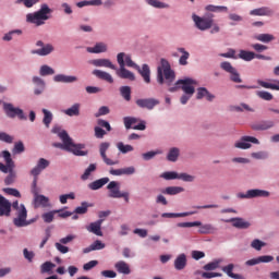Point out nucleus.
<instances>
[{
    "mask_svg": "<svg viewBox=\"0 0 279 279\" xmlns=\"http://www.w3.org/2000/svg\"><path fill=\"white\" fill-rule=\"evenodd\" d=\"M163 195H180V193H184V187L182 186H168L161 190Z\"/></svg>",
    "mask_w": 279,
    "mask_h": 279,
    "instance_id": "obj_32",
    "label": "nucleus"
},
{
    "mask_svg": "<svg viewBox=\"0 0 279 279\" xmlns=\"http://www.w3.org/2000/svg\"><path fill=\"white\" fill-rule=\"evenodd\" d=\"M125 52H120L117 54V62L119 64V69L117 68L116 75L120 77L121 80H130V82H134L136 80V76L128 69H125Z\"/></svg>",
    "mask_w": 279,
    "mask_h": 279,
    "instance_id": "obj_6",
    "label": "nucleus"
},
{
    "mask_svg": "<svg viewBox=\"0 0 279 279\" xmlns=\"http://www.w3.org/2000/svg\"><path fill=\"white\" fill-rule=\"evenodd\" d=\"M123 123L126 130H140L141 132L147 130L146 122L134 117H125Z\"/></svg>",
    "mask_w": 279,
    "mask_h": 279,
    "instance_id": "obj_10",
    "label": "nucleus"
},
{
    "mask_svg": "<svg viewBox=\"0 0 279 279\" xmlns=\"http://www.w3.org/2000/svg\"><path fill=\"white\" fill-rule=\"evenodd\" d=\"M276 37L271 34H259L255 36V40H259V43H271Z\"/></svg>",
    "mask_w": 279,
    "mask_h": 279,
    "instance_id": "obj_43",
    "label": "nucleus"
},
{
    "mask_svg": "<svg viewBox=\"0 0 279 279\" xmlns=\"http://www.w3.org/2000/svg\"><path fill=\"white\" fill-rule=\"evenodd\" d=\"M89 64L93 66H98V68H105V69H111V71H117V65L113 64L110 59H93L88 61Z\"/></svg>",
    "mask_w": 279,
    "mask_h": 279,
    "instance_id": "obj_18",
    "label": "nucleus"
},
{
    "mask_svg": "<svg viewBox=\"0 0 279 279\" xmlns=\"http://www.w3.org/2000/svg\"><path fill=\"white\" fill-rule=\"evenodd\" d=\"M160 66L157 69V82L158 84H168L170 86L175 81V72L171 70V64L166 59H161Z\"/></svg>",
    "mask_w": 279,
    "mask_h": 279,
    "instance_id": "obj_3",
    "label": "nucleus"
},
{
    "mask_svg": "<svg viewBox=\"0 0 279 279\" xmlns=\"http://www.w3.org/2000/svg\"><path fill=\"white\" fill-rule=\"evenodd\" d=\"M12 208L15 210V218L13 219V223L16 228H25V226H29L27 222V208H25L24 204H19V201L12 203Z\"/></svg>",
    "mask_w": 279,
    "mask_h": 279,
    "instance_id": "obj_4",
    "label": "nucleus"
},
{
    "mask_svg": "<svg viewBox=\"0 0 279 279\" xmlns=\"http://www.w3.org/2000/svg\"><path fill=\"white\" fill-rule=\"evenodd\" d=\"M74 213L76 215H86L88 213V203L83 202L80 207H76Z\"/></svg>",
    "mask_w": 279,
    "mask_h": 279,
    "instance_id": "obj_52",
    "label": "nucleus"
},
{
    "mask_svg": "<svg viewBox=\"0 0 279 279\" xmlns=\"http://www.w3.org/2000/svg\"><path fill=\"white\" fill-rule=\"evenodd\" d=\"M226 223H232L233 228H238L240 230H247L250 228V222L245 221L243 218H230L225 220Z\"/></svg>",
    "mask_w": 279,
    "mask_h": 279,
    "instance_id": "obj_19",
    "label": "nucleus"
},
{
    "mask_svg": "<svg viewBox=\"0 0 279 279\" xmlns=\"http://www.w3.org/2000/svg\"><path fill=\"white\" fill-rule=\"evenodd\" d=\"M205 10L207 12H228V7L208 4Z\"/></svg>",
    "mask_w": 279,
    "mask_h": 279,
    "instance_id": "obj_47",
    "label": "nucleus"
},
{
    "mask_svg": "<svg viewBox=\"0 0 279 279\" xmlns=\"http://www.w3.org/2000/svg\"><path fill=\"white\" fill-rule=\"evenodd\" d=\"M251 16H274V9L262 7L250 11Z\"/></svg>",
    "mask_w": 279,
    "mask_h": 279,
    "instance_id": "obj_22",
    "label": "nucleus"
},
{
    "mask_svg": "<svg viewBox=\"0 0 279 279\" xmlns=\"http://www.w3.org/2000/svg\"><path fill=\"white\" fill-rule=\"evenodd\" d=\"M43 113H44L43 123L44 125H46V128H49V125H51V122L53 121V113H51V111L47 109H43Z\"/></svg>",
    "mask_w": 279,
    "mask_h": 279,
    "instance_id": "obj_40",
    "label": "nucleus"
},
{
    "mask_svg": "<svg viewBox=\"0 0 279 279\" xmlns=\"http://www.w3.org/2000/svg\"><path fill=\"white\" fill-rule=\"evenodd\" d=\"M163 180H178L179 173L175 171H167L160 174Z\"/></svg>",
    "mask_w": 279,
    "mask_h": 279,
    "instance_id": "obj_48",
    "label": "nucleus"
},
{
    "mask_svg": "<svg viewBox=\"0 0 279 279\" xmlns=\"http://www.w3.org/2000/svg\"><path fill=\"white\" fill-rule=\"evenodd\" d=\"M52 51H53V46L50 44H47L41 49L32 50V53L37 56H49V53H51Z\"/></svg>",
    "mask_w": 279,
    "mask_h": 279,
    "instance_id": "obj_34",
    "label": "nucleus"
},
{
    "mask_svg": "<svg viewBox=\"0 0 279 279\" xmlns=\"http://www.w3.org/2000/svg\"><path fill=\"white\" fill-rule=\"evenodd\" d=\"M234 270V264H229L222 267V271L233 279H245L242 275L232 272Z\"/></svg>",
    "mask_w": 279,
    "mask_h": 279,
    "instance_id": "obj_30",
    "label": "nucleus"
},
{
    "mask_svg": "<svg viewBox=\"0 0 279 279\" xmlns=\"http://www.w3.org/2000/svg\"><path fill=\"white\" fill-rule=\"evenodd\" d=\"M53 80L54 82H61L62 84H73V82H77L75 76H68L64 74H57Z\"/></svg>",
    "mask_w": 279,
    "mask_h": 279,
    "instance_id": "obj_33",
    "label": "nucleus"
},
{
    "mask_svg": "<svg viewBox=\"0 0 279 279\" xmlns=\"http://www.w3.org/2000/svg\"><path fill=\"white\" fill-rule=\"evenodd\" d=\"M80 104H74L72 107L64 110V114L68 117H80Z\"/></svg>",
    "mask_w": 279,
    "mask_h": 279,
    "instance_id": "obj_36",
    "label": "nucleus"
},
{
    "mask_svg": "<svg viewBox=\"0 0 279 279\" xmlns=\"http://www.w3.org/2000/svg\"><path fill=\"white\" fill-rule=\"evenodd\" d=\"M106 114H110V108L106 107V106H102L98 109V112L95 113V117L96 118H99V117H106Z\"/></svg>",
    "mask_w": 279,
    "mask_h": 279,
    "instance_id": "obj_60",
    "label": "nucleus"
},
{
    "mask_svg": "<svg viewBox=\"0 0 279 279\" xmlns=\"http://www.w3.org/2000/svg\"><path fill=\"white\" fill-rule=\"evenodd\" d=\"M178 51L180 53H183L180 59H179V64H181V66H186V64H189V58H191V53H189V51H186L184 48H178Z\"/></svg>",
    "mask_w": 279,
    "mask_h": 279,
    "instance_id": "obj_38",
    "label": "nucleus"
},
{
    "mask_svg": "<svg viewBox=\"0 0 279 279\" xmlns=\"http://www.w3.org/2000/svg\"><path fill=\"white\" fill-rule=\"evenodd\" d=\"M204 97H206L207 101H213L215 99V95L210 94L206 87H199L197 89L196 99H204Z\"/></svg>",
    "mask_w": 279,
    "mask_h": 279,
    "instance_id": "obj_27",
    "label": "nucleus"
},
{
    "mask_svg": "<svg viewBox=\"0 0 279 279\" xmlns=\"http://www.w3.org/2000/svg\"><path fill=\"white\" fill-rule=\"evenodd\" d=\"M250 143H254V145H260L258 138L252 136H243L240 142L234 144V147L238 149H250V147H252V144Z\"/></svg>",
    "mask_w": 279,
    "mask_h": 279,
    "instance_id": "obj_15",
    "label": "nucleus"
},
{
    "mask_svg": "<svg viewBox=\"0 0 279 279\" xmlns=\"http://www.w3.org/2000/svg\"><path fill=\"white\" fill-rule=\"evenodd\" d=\"M110 142H101L99 144V154H100V158L104 160L105 163H107L109 167H112L114 165H119V160H112L110 158H108V155H106V151H108L110 149Z\"/></svg>",
    "mask_w": 279,
    "mask_h": 279,
    "instance_id": "obj_12",
    "label": "nucleus"
},
{
    "mask_svg": "<svg viewBox=\"0 0 279 279\" xmlns=\"http://www.w3.org/2000/svg\"><path fill=\"white\" fill-rule=\"evenodd\" d=\"M58 213H60V210L45 213L41 215V219H44L45 223H51V221H53V216Z\"/></svg>",
    "mask_w": 279,
    "mask_h": 279,
    "instance_id": "obj_46",
    "label": "nucleus"
},
{
    "mask_svg": "<svg viewBox=\"0 0 279 279\" xmlns=\"http://www.w3.org/2000/svg\"><path fill=\"white\" fill-rule=\"evenodd\" d=\"M34 195V203H35V208H49L51 206V203H49V197L38 194V191L34 190L33 191Z\"/></svg>",
    "mask_w": 279,
    "mask_h": 279,
    "instance_id": "obj_16",
    "label": "nucleus"
},
{
    "mask_svg": "<svg viewBox=\"0 0 279 279\" xmlns=\"http://www.w3.org/2000/svg\"><path fill=\"white\" fill-rule=\"evenodd\" d=\"M274 128V121H262L252 125V130L265 131Z\"/></svg>",
    "mask_w": 279,
    "mask_h": 279,
    "instance_id": "obj_29",
    "label": "nucleus"
},
{
    "mask_svg": "<svg viewBox=\"0 0 279 279\" xmlns=\"http://www.w3.org/2000/svg\"><path fill=\"white\" fill-rule=\"evenodd\" d=\"M53 267H56V264H53L51 262H46L41 265L40 271H41V274H49V271H51V269H53Z\"/></svg>",
    "mask_w": 279,
    "mask_h": 279,
    "instance_id": "obj_53",
    "label": "nucleus"
},
{
    "mask_svg": "<svg viewBox=\"0 0 279 279\" xmlns=\"http://www.w3.org/2000/svg\"><path fill=\"white\" fill-rule=\"evenodd\" d=\"M117 147L119 149V151H121V154H129V151H134V146L132 145H125L122 142H119L117 144Z\"/></svg>",
    "mask_w": 279,
    "mask_h": 279,
    "instance_id": "obj_44",
    "label": "nucleus"
},
{
    "mask_svg": "<svg viewBox=\"0 0 279 279\" xmlns=\"http://www.w3.org/2000/svg\"><path fill=\"white\" fill-rule=\"evenodd\" d=\"M108 182H110V178L105 177L89 183L88 189H90V191H99V189H102V186H106Z\"/></svg>",
    "mask_w": 279,
    "mask_h": 279,
    "instance_id": "obj_24",
    "label": "nucleus"
},
{
    "mask_svg": "<svg viewBox=\"0 0 279 279\" xmlns=\"http://www.w3.org/2000/svg\"><path fill=\"white\" fill-rule=\"evenodd\" d=\"M12 215V203L0 194V217H10Z\"/></svg>",
    "mask_w": 279,
    "mask_h": 279,
    "instance_id": "obj_17",
    "label": "nucleus"
},
{
    "mask_svg": "<svg viewBox=\"0 0 279 279\" xmlns=\"http://www.w3.org/2000/svg\"><path fill=\"white\" fill-rule=\"evenodd\" d=\"M158 154H162V151H160V150H150V151L144 153L142 155V157H143L144 160H151L153 158H156V156H158Z\"/></svg>",
    "mask_w": 279,
    "mask_h": 279,
    "instance_id": "obj_54",
    "label": "nucleus"
},
{
    "mask_svg": "<svg viewBox=\"0 0 279 279\" xmlns=\"http://www.w3.org/2000/svg\"><path fill=\"white\" fill-rule=\"evenodd\" d=\"M92 74L95 75L98 80H102L104 82H108V84H114V78H112V75L106 71L101 70H94Z\"/></svg>",
    "mask_w": 279,
    "mask_h": 279,
    "instance_id": "obj_23",
    "label": "nucleus"
},
{
    "mask_svg": "<svg viewBox=\"0 0 279 279\" xmlns=\"http://www.w3.org/2000/svg\"><path fill=\"white\" fill-rule=\"evenodd\" d=\"M178 180H182L183 182H195V177L183 172L179 174Z\"/></svg>",
    "mask_w": 279,
    "mask_h": 279,
    "instance_id": "obj_55",
    "label": "nucleus"
},
{
    "mask_svg": "<svg viewBox=\"0 0 279 279\" xmlns=\"http://www.w3.org/2000/svg\"><path fill=\"white\" fill-rule=\"evenodd\" d=\"M107 189L109 191V197H112L113 199H124L126 204L130 203V193L129 192H121V183L117 181H111Z\"/></svg>",
    "mask_w": 279,
    "mask_h": 279,
    "instance_id": "obj_7",
    "label": "nucleus"
},
{
    "mask_svg": "<svg viewBox=\"0 0 279 279\" xmlns=\"http://www.w3.org/2000/svg\"><path fill=\"white\" fill-rule=\"evenodd\" d=\"M56 73V71L53 70V68L49 66V65H41L40 70H39V75H41L43 77L47 76V75H53Z\"/></svg>",
    "mask_w": 279,
    "mask_h": 279,
    "instance_id": "obj_45",
    "label": "nucleus"
},
{
    "mask_svg": "<svg viewBox=\"0 0 279 279\" xmlns=\"http://www.w3.org/2000/svg\"><path fill=\"white\" fill-rule=\"evenodd\" d=\"M256 95L259 97V99H264V101H271V99H274V95H271L269 92L260 90L257 92Z\"/></svg>",
    "mask_w": 279,
    "mask_h": 279,
    "instance_id": "obj_49",
    "label": "nucleus"
},
{
    "mask_svg": "<svg viewBox=\"0 0 279 279\" xmlns=\"http://www.w3.org/2000/svg\"><path fill=\"white\" fill-rule=\"evenodd\" d=\"M2 158H4V161H5L7 165H9V167L14 165V161L12 160V155L10 154V151L3 150L2 151Z\"/></svg>",
    "mask_w": 279,
    "mask_h": 279,
    "instance_id": "obj_59",
    "label": "nucleus"
},
{
    "mask_svg": "<svg viewBox=\"0 0 279 279\" xmlns=\"http://www.w3.org/2000/svg\"><path fill=\"white\" fill-rule=\"evenodd\" d=\"M186 267V255L185 254H180L175 259H174V268L177 271H182Z\"/></svg>",
    "mask_w": 279,
    "mask_h": 279,
    "instance_id": "obj_31",
    "label": "nucleus"
},
{
    "mask_svg": "<svg viewBox=\"0 0 279 279\" xmlns=\"http://www.w3.org/2000/svg\"><path fill=\"white\" fill-rule=\"evenodd\" d=\"M0 141L3 143H12L14 138L5 132H0Z\"/></svg>",
    "mask_w": 279,
    "mask_h": 279,
    "instance_id": "obj_63",
    "label": "nucleus"
},
{
    "mask_svg": "<svg viewBox=\"0 0 279 279\" xmlns=\"http://www.w3.org/2000/svg\"><path fill=\"white\" fill-rule=\"evenodd\" d=\"M191 215H197V211H185V213H163L161 217L167 219H175L178 217H191Z\"/></svg>",
    "mask_w": 279,
    "mask_h": 279,
    "instance_id": "obj_28",
    "label": "nucleus"
},
{
    "mask_svg": "<svg viewBox=\"0 0 279 279\" xmlns=\"http://www.w3.org/2000/svg\"><path fill=\"white\" fill-rule=\"evenodd\" d=\"M265 245L266 243L258 239L253 240L251 243V247H253V250H256L257 252H260L263 247H265Z\"/></svg>",
    "mask_w": 279,
    "mask_h": 279,
    "instance_id": "obj_51",
    "label": "nucleus"
},
{
    "mask_svg": "<svg viewBox=\"0 0 279 279\" xmlns=\"http://www.w3.org/2000/svg\"><path fill=\"white\" fill-rule=\"evenodd\" d=\"M102 223L104 219H99L95 222L89 223V226L86 227V230H88L93 234H96V236H104V232L101 231Z\"/></svg>",
    "mask_w": 279,
    "mask_h": 279,
    "instance_id": "obj_21",
    "label": "nucleus"
},
{
    "mask_svg": "<svg viewBox=\"0 0 279 279\" xmlns=\"http://www.w3.org/2000/svg\"><path fill=\"white\" fill-rule=\"evenodd\" d=\"M94 132L96 138H104L106 135V130L101 129V126H95Z\"/></svg>",
    "mask_w": 279,
    "mask_h": 279,
    "instance_id": "obj_64",
    "label": "nucleus"
},
{
    "mask_svg": "<svg viewBox=\"0 0 279 279\" xmlns=\"http://www.w3.org/2000/svg\"><path fill=\"white\" fill-rule=\"evenodd\" d=\"M53 134H58L59 138H61L62 143L54 144V147H59L60 149H64L65 151H71L74 156H86V151L84 149V144H75L69 133L64 130H60V128L56 126L52 129Z\"/></svg>",
    "mask_w": 279,
    "mask_h": 279,
    "instance_id": "obj_1",
    "label": "nucleus"
},
{
    "mask_svg": "<svg viewBox=\"0 0 279 279\" xmlns=\"http://www.w3.org/2000/svg\"><path fill=\"white\" fill-rule=\"evenodd\" d=\"M106 247V244L101 242V240H96L94 243H92V250L97 251V250H104Z\"/></svg>",
    "mask_w": 279,
    "mask_h": 279,
    "instance_id": "obj_62",
    "label": "nucleus"
},
{
    "mask_svg": "<svg viewBox=\"0 0 279 279\" xmlns=\"http://www.w3.org/2000/svg\"><path fill=\"white\" fill-rule=\"evenodd\" d=\"M148 5H151L153 8H167V5L158 0H145Z\"/></svg>",
    "mask_w": 279,
    "mask_h": 279,
    "instance_id": "obj_61",
    "label": "nucleus"
},
{
    "mask_svg": "<svg viewBox=\"0 0 279 279\" xmlns=\"http://www.w3.org/2000/svg\"><path fill=\"white\" fill-rule=\"evenodd\" d=\"M255 57H256V53L252 51L240 50L239 52V58L241 60H244L245 62H252V60H254Z\"/></svg>",
    "mask_w": 279,
    "mask_h": 279,
    "instance_id": "obj_37",
    "label": "nucleus"
},
{
    "mask_svg": "<svg viewBox=\"0 0 279 279\" xmlns=\"http://www.w3.org/2000/svg\"><path fill=\"white\" fill-rule=\"evenodd\" d=\"M135 71H137L140 73V75H142V77L146 84L151 83V70H149L148 64L145 63L142 65V68H141V65H138V69H135Z\"/></svg>",
    "mask_w": 279,
    "mask_h": 279,
    "instance_id": "obj_20",
    "label": "nucleus"
},
{
    "mask_svg": "<svg viewBox=\"0 0 279 279\" xmlns=\"http://www.w3.org/2000/svg\"><path fill=\"white\" fill-rule=\"evenodd\" d=\"M86 51L88 53H106L108 46L105 43H97L94 47H87Z\"/></svg>",
    "mask_w": 279,
    "mask_h": 279,
    "instance_id": "obj_26",
    "label": "nucleus"
},
{
    "mask_svg": "<svg viewBox=\"0 0 279 279\" xmlns=\"http://www.w3.org/2000/svg\"><path fill=\"white\" fill-rule=\"evenodd\" d=\"M213 14H208L204 17H199L198 15H193V21L197 27V29H201V32H206V29H210L213 27V23H215V20H213Z\"/></svg>",
    "mask_w": 279,
    "mask_h": 279,
    "instance_id": "obj_11",
    "label": "nucleus"
},
{
    "mask_svg": "<svg viewBox=\"0 0 279 279\" xmlns=\"http://www.w3.org/2000/svg\"><path fill=\"white\" fill-rule=\"evenodd\" d=\"M179 157H180V149L177 147H173L169 150L167 155V160H169L170 162H175Z\"/></svg>",
    "mask_w": 279,
    "mask_h": 279,
    "instance_id": "obj_39",
    "label": "nucleus"
},
{
    "mask_svg": "<svg viewBox=\"0 0 279 279\" xmlns=\"http://www.w3.org/2000/svg\"><path fill=\"white\" fill-rule=\"evenodd\" d=\"M2 106L4 113L9 119H16L17 117L20 121H27V116H25L23 109L14 107V105L10 102H3Z\"/></svg>",
    "mask_w": 279,
    "mask_h": 279,
    "instance_id": "obj_8",
    "label": "nucleus"
},
{
    "mask_svg": "<svg viewBox=\"0 0 279 279\" xmlns=\"http://www.w3.org/2000/svg\"><path fill=\"white\" fill-rule=\"evenodd\" d=\"M3 193H5L7 195H12V197H21V192H19V190L16 189L4 187Z\"/></svg>",
    "mask_w": 279,
    "mask_h": 279,
    "instance_id": "obj_56",
    "label": "nucleus"
},
{
    "mask_svg": "<svg viewBox=\"0 0 279 279\" xmlns=\"http://www.w3.org/2000/svg\"><path fill=\"white\" fill-rule=\"evenodd\" d=\"M220 68L222 71H226L227 73H234V66H232L231 62L225 61L220 64Z\"/></svg>",
    "mask_w": 279,
    "mask_h": 279,
    "instance_id": "obj_57",
    "label": "nucleus"
},
{
    "mask_svg": "<svg viewBox=\"0 0 279 279\" xmlns=\"http://www.w3.org/2000/svg\"><path fill=\"white\" fill-rule=\"evenodd\" d=\"M223 263V259L219 258V259H215L211 263L206 264L203 269L205 271H215V269H219V266Z\"/></svg>",
    "mask_w": 279,
    "mask_h": 279,
    "instance_id": "obj_35",
    "label": "nucleus"
},
{
    "mask_svg": "<svg viewBox=\"0 0 279 279\" xmlns=\"http://www.w3.org/2000/svg\"><path fill=\"white\" fill-rule=\"evenodd\" d=\"M178 228H199V234H213L215 232V228L213 225H202V221H194V222H179L177 225Z\"/></svg>",
    "mask_w": 279,
    "mask_h": 279,
    "instance_id": "obj_9",
    "label": "nucleus"
},
{
    "mask_svg": "<svg viewBox=\"0 0 279 279\" xmlns=\"http://www.w3.org/2000/svg\"><path fill=\"white\" fill-rule=\"evenodd\" d=\"M195 85H197V81L193 78H183L177 81L175 86L171 87L169 92L175 93L178 88H181V90H183L185 95H190V97H193V95H195Z\"/></svg>",
    "mask_w": 279,
    "mask_h": 279,
    "instance_id": "obj_5",
    "label": "nucleus"
},
{
    "mask_svg": "<svg viewBox=\"0 0 279 279\" xmlns=\"http://www.w3.org/2000/svg\"><path fill=\"white\" fill-rule=\"evenodd\" d=\"M16 3H23L25 8H34L36 3H40V0H17Z\"/></svg>",
    "mask_w": 279,
    "mask_h": 279,
    "instance_id": "obj_58",
    "label": "nucleus"
},
{
    "mask_svg": "<svg viewBox=\"0 0 279 279\" xmlns=\"http://www.w3.org/2000/svg\"><path fill=\"white\" fill-rule=\"evenodd\" d=\"M240 199H254V197H269V192L265 190H248L245 194L239 193Z\"/></svg>",
    "mask_w": 279,
    "mask_h": 279,
    "instance_id": "obj_14",
    "label": "nucleus"
},
{
    "mask_svg": "<svg viewBox=\"0 0 279 279\" xmlns=\"http://www.w3.org/2000/svg\"><path fill=\"white\" fill-rule=\"evenodd\" d=\"M135 104L138 108L154 110L156 106L160 105V100L156 98H140L135 101Z\"/></svg>",
    "mask_w": 279,
    "mask_h": 279,
    "instance_id": "obj_13",
    "label": "nucleus"
},
{
    "mask_svg": "<svg viewBox=\"0 0 279 279\" xmlns=\"http://www.w3.org/2000/svg\"><path fill=\"white\" fill-rule=\"evenodd\" d=\"M120 93L125 101H130L132 99V88H130V86H122L120 88Z\"/></svg>",
    "mask_w": 279,
    "mask_h": 279,
    "instance_id": "obj_42",
    "label": "nucleus"
},
{
    "mask_svg": "<svg viewBox=\"0 0 279 279\" xmlns=\"http://www.w3.org/2000/svg\"><path fill=\"white\" fill-rule=\"evenodd\" d=\"M114 267L118 274H123L124 276H130V274H132V270L130 269V265L123 260H119L118 263H116Z\"/></svg>",
    "mask_w": 279,
    "mask_h": 279,
    "instance_id": "obj_25",
    "label": "nucleus"
},
{
    "mask_svg": "<svg viewBox=\"0 0 279 279\" xmlns=\"http://www.w3.org/2000/svg\"><path fill=\"white\" fill-rule=\"evenodd\" d=\"M123 60H124L125 66H129V68L135 69V70L138 69V64H136L134 61H132V57L130 54L124 53Z\"/></svg>",
    "mask_w": 279,
    "mask_h": 279,
    "instance_id": "obj_50",
    "label": "nucleus"
},
{
    "mask_svg": "<svg viewBox=\"0 0 279 279\" xmlns=\"http://www.w3.org/2000/svg\"><path fill=\"white\" fill-rule=\"evenodd\" d=\"M52 12L53 10H51L47 3H44L38 11L26 15V23H32L33 25H36V27H40L41 25H45V21L51 19Z\"/></svg>",
    "mask_w": 279,
    "mask_h": 279,
    "instance_id": "obj_2",
    "label": "nucleus"
},
{
    "mask_svg": "<svg viewBox=\"0 0 279 279\" xmlns=\"http://www.w3.org/2000/svg\"><path fill=\"white\" fill-rule=\"evenodd\" d=\"M94 171H97V165L90 163L87 169H85L84 173L81 175V180L86 181L88 178H90V173H94Z\"/></svg>",
    "mask_w": 279,
    "mask_h": 279,
    "instance_id": "obj_41",
    "label": "nucleus"
}]
</instances>
